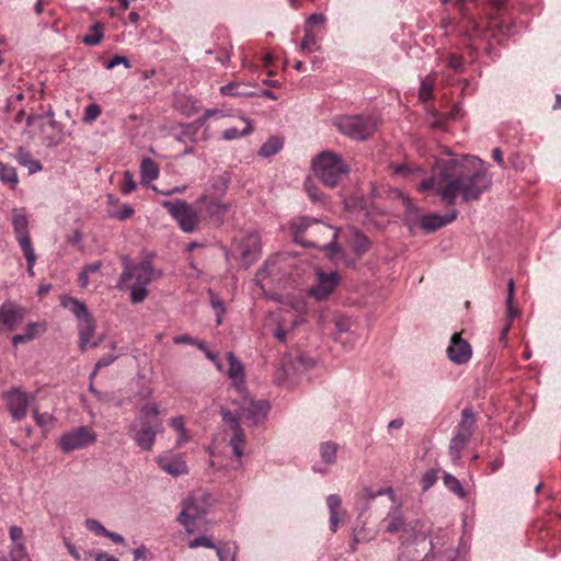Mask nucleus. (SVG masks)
I'll return each instance as SVG.
<instances>
[{
	"label": "nucleus",
	"mask_w": 561,
	"mask_h": 561,
	"mask_svg": "<svg viewBox=\"0 0 561 561\" xmlns=\"http://www.w3.org/2000/svg\"><path fill=\"white\" fill-rule=\"evenodd\" d=\"M103 38V28L100 23L90 26L89 32L82 36L81 41L85 45L94 46L101 43Z\"/></svg>",
	"instance_id": "4c0bfd02"
},
{
	"label": "nucleus",
	"mask_w": 561,
	"mask_h": 561,
	"mask_svg": "<svg viewBox=\"0 0 561 561\" xmlns=\"http://www.w3.org/2000/svg\"><path fill=\"white\" fill-rule=\"evenodd\" d=\"M101 112H102V110L99 104H96V103L89 104L84 108V113H83V116L81 119L84 124H91L98 119V117L101 115Z\"/></svg>",
	"instance_id": "de8ad7c7"
},
{
	"label": "nucleus",
	"mask_w": 561,
	"mask_h": 561,
	"mask_svg": "<svg viewBox=\"0 0 561 561\" xmlns=\"http://www.w3.org/2000/svg\"><path fill=\"white\" fill-rule=\"evenodd\" d=\"M85 526L87 528L96 534V535H101V536H104L106 529L104 528V526L96 519H93V518H88L85 520Z\"/></svg>",
	"instance_id": "13d9d810"
},
{
	"label": "nucleus",
	"mask_w": 561,
	"mask_h": 561,
	"mask_svg": "<svg viewBox=\"0 0 561 561\" xmlns=\"http://www.w3.org/2000/svg\"><path fill=\"white\" fill-rule=\"evenodd\" d=\"M325 22V16L321 13H313L307 20V27L313 25H322Z\"/></svg>",
	"instance_id": "338daca9"
},
{
	"label": "nucleus",
	"mask_w": 561,
	"mask_h": 561,
	"mask_svg": "<svg viewBox=\"0 0 561 561\" xmlns=\"http://www.w3.org/2000/svg\"><path fill=\"white\" fill-rule=\"evenodd\" d=\"M124 65L126 68H130V62L129 60L124 57V56H119V55H116L114 56L107 64H106V69H113L114 67L118 66V65Z\"/></svg>",
	"instance_id": "0e129e2a"
},
{
	"label": "nucleus",
	"mask_w": 561,
	"mask_h": 561,
	"mask_svg": "<svg viewBox=\"0 0 561 561\" xmlns=\"http://www.w3.org/2000/svg\"><path fill=\"white\" fill-rule=\"evenodd\" d=\"M483 162L478 158L463 157L460 160L448 159L436 161L433 175L421 182L419 190L435 191L446 205H455L457 196L463 202L477 201L490 188Z\"/></svg>",
	"instance_id": "f257e3e1"
},
{
	"label": "nucleus",
	"mask_w": 561,
	"mask_h": 561,
	"mask_svg": "<svg viewBox=\"0 0 561 561\" xmlns=\"http://www.w3.org/2000/svg\"><path fill=\"white\" fill-rule=\"evenodd\" d=\"M327 504L330 513L337 512L341 508L342 500L337 494H330L327 499Z\"/></svg>",
	"instance_id": "e2e57ef3"
},
{
	"label": "nucleus",
	"mask_w": 561,
	"mask_h": 561,
	"mask_svg": "<svg viewBox=\"0 0 561 561\" xmlns=\"http://www.w3.org/2000/svg\"><path fill=\"white\" fill-rule=\"evenodd\" d=\"M196 207L202 217L215 225H222L230 209V205L217 197H210L207 193L201 195L196 201Z\"/></svg>",
	"instance_id": "9d476101"
},
{
	"label": "nucleus",
	"mask_w": 561,
	"mask_h": 561,
	"mask_svg": "<svg viewBox=\"0 0 561 561\" xmlns=\"http://www.w3.org/2000/svg\"><path fill=\"white\" fill-rule=\"evenodd\" d=\"M210 505V494L206 492L194 493L182 502L178 522L188 534H193L198 527V520L207 513Z\"/></svg>",
	"instance_id": "39448f33"
},
{
	"label": "nucleus",
	"mask_w": 561,
	"mask_h": 561,
	"mask_svg": "<svg viewBox=\"0 0 561 561\" xmlns=\"http://www.w3.org/2000/svg\"><path fill=\"white\" fill-rule=\"evenodd\" d=\"M339 284L336 272L324 273L317 272L316 284L308 290L309 295L318 301L325 300Z\"/></svg>",
	"instance_id": "4468645a"
},
{
	"label": "nucleus",
	"mask_w": 561,
	"mask_h": 561,
	"mask_svg": "<svg viewBox=\"0 0 561 561\" xmlns=\"http://www.w3.org/2000/svg\"><path fill=\"white\" fill-rule=\"evenodd\" d=\"M268 410L270 404L267 401H253L245 398L243 404L240 408V416L245 417L253 424H257L264 420Z\"/></svg>",
	"instance_id": "a211bd4d"
},
{
	"label": "nucleus",
	"mask_w": 561,
	"mask_h": 561,
	"mask_svg": "<svg viewBox=\"0 0 561 561\" xmlns=\"http://www.w3.org/2000/svg\"><path fill=\"white\" fill-rule=\"evenodd\" d=\"M472 355L471 345L461 337L460 333H454L447 347L448 358L458 365L466 364Z\"/></svg>",
	"instance_id": "dca6fc26"
},
{
	"label": "nucleus",
	"mask_w": 561,
	"mask_h": 561,
	"mask_svg": "<svg viewBox=\"0 0 561 561\" xmlns=\"http://www.w3.org/2000/svg\"><path fill=\"white\" fill-rule=\"evenodd\" d=\"M140 173L144 182H150L158 178V164L150 158H145L140 164Z\"/></svg>",
	"instance_id": "72a5a7b5"
},
{
	"label": "nucleus",
	"mask_w": 561,
	"mask_h": 561,
	"mask_svg": "<svg viewBox=\"0 0 561 561\" xmlns=\"http://www.w3.org/2000/svg\"><path fill=\"white\" fill-rule=\"evenodd\" d=\"M0 181L11 188H15L19 183L16 169L5 162L0 161Z\"/></svg>",
	"instance_id": "2f4dec72"
},
{
	"label": "nucleus",
	"mask_w": 561,
	"mask_h": 561,
	"mask_svg": "<svg viewBox=\"0 0 561 561\" xmlns=\"http://www.w3.org/2000/svg\"><path fill=\"white\" fill-rule=\"evenodd\" d=\"M396 175L410 176L414 173H421L423 170L420 167H412L410 163H392L390 165Z\"/></svg>",
	"instance_id": "37998d69"
},
{
	"label": "nucleus",
	"mask_w": 561,
	"mask_h": 561,
	"mask_svg": "<svg viewBox=\"0 0 561 561\" xmlns=\"http://www.w3.org/2000/svg\"><path fill=\"white\" fill-rule=\"evenodd\" d=\"M335 125L342 134L364 140L375 133L377 121L373 116L353 115L339 118Z\"/></svg>",
	"instance_id": "0eeeda50"
},
{
	"label": "nucleus",
	"mask_w": 561,
	"mask_h": 561,
	"mask_svg": "<svg viewBox=\"0 0 561 561\" xmlns=\"http://www.w3.org/2000/svg\"><path fill=\"white\" fill-rule=\"evenodd\" d=\"M162 431L160 421L150 422L144 417H137L128 428V434L141 450L150 451L153 448L157 434Z\"/></svg>",
	"instance_id": "6e6552de"
},
{
	"label": "nucleus",
	"mask_w": 561,
	"mask_h": 561,
	"mask_svg": "<svg viewBox=\"0 0 561 561\" xmlns=\"http://www.w3.org/2000/svg\"><path fill=\"white\" fill-rule=\"evenodd\" d=\"M445 542L440 543L439 540H431L427 542V536L424 531H419L414 536L412 542L402 545V550L399 557L400 561H427L430 557H442L446 550H443Z\"/></svg>",
	"instance_id": "423d86ee"
},
{
	"label": "nucleus",
	"mask_w": 561,
	"mask_h": 561,
	"mask_svg": "<svg viewBox=\"0 0 561 561\" xmlns=\"http://www.w3.org/2000/svg\"><path fill=\"white\" fill-rule=\"evenodd\" d=\"M95 439L96 436L90 428L81 426L72 432L64 434L60 437L59 446L64 453H70L93 444Z\"/></svg>",
	"instance_id": "f8f14e48"
},
{
	"label": "nucleus",
	"mask_w": 561,
	"mask_h": 561,
	"mask_svg": "<svg viewBox=\"0 0 561 561\" xmlns=\"http://www.w3.org/2000/svg\"><path fill=\"white\" fill-rule=\"evenodd\" d=\"M79 330V347L81 351H85L88 347H96L101 340L91 341L95 332V322L91 317L85 319L78 324Z\"/></svg>",
	"instance_id": "412c9836"
},
{
	"label": "nucleus",
	"mask_w": 561,
	"mask_h": 561,
	"mask_svg": "<svg viewBox=\"0 0 561 561\" xmlns=\"http://www.w3.org/2000/svg\"><path fill=\"white\" fill-rule=\"evenodd\" d=\"M382 523L385 524L386 531L390 534H409V531L412 529L410 525L407 524L402 512L398 508L389 512L388 515L383 518Z\"/></svg>",
	"instance_id": "5701e85b"
},
{
	"label": "nucleus",
	"mask_w": 561,
	"mask_h": 561,
	"mask_svg": "<svg viewBox=\"0 0 561 561\" xmlns=\"http://www.w3.org/2000/svg\"><path fill=\"white\" fill-rule=\"evenodd\" d=\"M156 461L162 471L172 477L188 473L187 465L181 455L164 453L158 456Z\"/></svg>",
	"instance_id": "f3484780"
},
{
	"label": "nucleus",
	"mask_w": 561,
	"mask_h": 561,
	"mask_svg": "<svg viewBox=\"0 0 561 561\" xmlns=\"http://www.w3.org/2000/svg\"><path fill=\"white\" fill-rule=\"evenodd\" d=\"M154 278L152 265L148 261L139 264H130L125 259V266L117 283L119 289L128 288L130 290V300L133 304L144 301L148 295L147 286Z\"/></svg>",
	"instance_id": "7ed1b4c3"
},
{
	"label": "nucleus",
	"mask_w": 561,
	"mask_h": 561,
	"mask_svg": "<svg viewBox=\"0 0 561 561\" xmlns=\"http://www.w3.org/2000/svg\"><path fill=\"white\" fill-rule=\"evenodd\" d=\"M25 317L24 308L12 301H7L0 307V332H11L22 323Z\"/></svg>",
	"instance_id": "2eb2a0df"
},
{
	"label": "nucleus",
	"mask_w": 561,
	"mask_h": 561,
	"mask_svg": "<svg viewBox=\"0 0 561 561\" xmlns=\"http://www.w3.org/2000/svg\"><path fill=\"white\" fill-rule=\"evenodd\" d=\"M383 494H389L391 499L394 497V492L391 488L379 489L377 491H373L370 489H364L360 491V496L366 500H373L376 496L383 495Z\"/></svg>",
	"instance_id": "3c124183"
},
{
	"label": "nucleus",
	"mask_w": 561,
	"mask_h": 561,
	"mask_svg": "<svg viewBox=\"0 0 561 561\" xmlns=\"http://www.w3.org/2000/svg\"><path fill=\"white\" fill-rule=\"evenodd\" d=\"M240 123L242 128L239 127H230L222 131V138L226 140L237 139L239 137L250 135L253 131L252 124L249 119L240 118Z\"/></svg>",
	"instance_id": "7c9ffc66"
},
{
	"label": "nucleus",
	"mask_w": 561,
	"mask_h": 561,
	"mask_svg": "<svg viewBox=\"0 0 561 561\" xmlns=\"http://www.w3.org/2000/svg\"><path fill=\"white\" fill-rule=\"evenodd\" d=\"M134 214V209L129 205H123L118 210L114 213V217L119 220H125Z\"/></svg>",
	"instance_id": "69168bd1"
},
{
	"label": "nucleus",
	"mask_w": 561,
	"mask_h": 561,
	"mask_svg": "<svg viewBox=\"0 0 561 561\" xmlns=\"http://www.w3.org/2000/svg\"><path fill=\"white\" fill-rule=\"evenodd\" d=\"M170 426L179 432H183L185 428L184 419L183 416H175L170 420Z\"/></svg>",
	"instance_id": "774afa93"
},
{
	"label": "nucleus",
	"mask_w": 561,
	"mask_h": 561,
	"mask_svg": "<svg viewBox=\"0 0 561 561\" xmlns=\"http://www.w3.org/2000/svg\"><path fill=\"white\" fill-rule=\"evenodd\" d=\"M33 417L37 426H39L43 431H48L54 426L55 419L49 413H39L36 408L32 410Z\"/></svg>",
	"instance_id": "ea45409f"
},
{
	"label": "nucleus",
	"mask_w": 561,
	"mask_h": 561,
	"mask_svg": "<svg viewBox=\"0 0 561 561\" xmlns=\"http://www.w3.org/2000/svg\"><path fill=\"white\" fill-rule=\"evenodd\" d=\"M244 433L243 431L233 432L230 438V446L236 457L241 458L243 455Z\"/></svg>",
	"instance_id": "c03bdc74"
},
{
	"label": "nucleus",
	"mask_w": 561,
	"mask_h": 561,
	"mask_svg": "<svg viewBox=\"0 0 561 561\" xmlns=\"http://www.w3.org/2000/svg\"><path fill=\"white\" fill-rule=\"evenodd\" d=\"M300 50L307 51H318L320 46L318 45V36L309 30V27L305 28V36L299 46Z\"/></svg>",
	"instance_id": "58836bf2"
},
{
	"label": "nucleus",
	"mask_w": 561,
	"mask_h": 561,
	"mask_svg": "<svg viewBox=\"0 0 561 561\" xmlns=\"http://www.w3.org/2000/svg\"><path fill=\"white\" fill-rule=\"evenodd\" d=\"M0 561H28L25 545L12 546L9 551V559L0 557Z\"/></svg>",
	"instance_id": "79ce46f5"
},
{
	"label": "nucleus",
	"mask_w": 561,
	"mask_h": 561,
	"mask_svg": "<svg viewBox=\"0 0 561 561\" xmlns=\"http://www.w3.org/2000/svg\"><path fill=\"white\" fill-rule=\"evenodd\" d=\"M337 444L334 442H324L320 445V456L324 463L333 465L336 461Z\"/></svg>",
	"instance_id": "c9c22d12"
},
{
	"label": "nucleus",
	"mask_w": 561,
	"mask_h": 561,
	"mask_svg": "<svg viewBox=\"0 0 561 561\" xmlns=\"http://www.w3.org/2000/svg\"><path fill=\"white\" fill-rule=\"evenodd\" d=\"M350 232H351V240H350L351 247L353 248V251L355 252V254L359 257L368 251L369 240L365 234H363L362 232H359L358 230H356L354 228H352L350 230Z\"/></svg>",
	"instance_id": "c85d7f7f"
},
{
	"label": "nucleus",
	"mask_w": 561,
	"mask_h": 561,
	"mask_svg": "<svg viewBox=\"0 0 561 561\" xmlns=\"http://www.w3.org/2000/svg\"><path fill=\"white\" fill-rule=\"evenodd\" d=\"M477 427L476 415L471 408H466L461 412V420L457 426L456 434L471 438Z\"/></svg>",
	"instance_id": "b1692460"
},
{
	"label": "nucleus",
	"mask_w": 561,
	"mask_h": 561,
	"mask_svg": "<svg viewBox=\"0 0 561 561\" xmlns=\"http://www.w3.org/2000/svg\"><path fill=\"white\" fill-rule=\"evenodd\" d=\"M14 158L20 165L27 169L30 174L39 172L43 169L42 163L38 160L34 159L32 154L23 147H19L14 154Z\"/></svg>",
	"instance_id": "a878e982"
},
{
	"label": "nucleus",
	"mask_w": 561,
	"mask_h": 561,
	"mask_svg": "<svg viewBox=\"0 0 561 561\" xmlns=\"http://www.w3.org/2000/svg\"><path fill=\"white\" fill-rule=\"evenodd\" d=\"M9 536L13 542V546L24 545L23 542V529L19 526L12 525L9 528Z\"/></svg>",
	"instance_id": "4d7b16f0"
},
{
	"label": "nucleus",
	"mask_w": 561,
	"mask_h": 561,
	"mask_svg": "<svg viewBox=\"0 0 561 561\" xmlns=\"http://www.w3.org/2000/svg\"><path fill=\"white\" fill-rule=\"evenodd\" d=\"M116 359V356L115 355H112V354H108V355H105L103 357H101L96 364H95V368L94 370L92 371L91 374V378H94L95 375H96V371L103 367H107L110 366L114 360Z\"/></svg>",
	"instance_id": "bf43d9fd"
},
{
	"label": "nucleus",
	"mask_w": 561,
	"mask_h": 561,
	"mask_svg": "<svg viewBox=\"0 0 561 561\" xmlns=\"http://www.w3.org/2000/svg\"><path fill=\"white\" fill-rule=\"evenodd\" d=\"M250 85L243 82H231L220 88V93L230 96H253L254 92L249 91Z\"/></svg>",
	"instance_id": "c756f323"
},
{
	"label": "nucleus",
	"mask_w": 561,
	"mask_h": 561,
	"mask_svg": "<svg viewBox=\"0 0 561 561\" xmlns=\"http://www.w3.org/2000/svg\"><path fill=\"white\" fill-rule=\"evenodd\" d=\"M290 229L296 243L307 248L323 249L328 259L335 264L343 263L347 266L354 264L345 250L335 242L337 231L333 227L320 220L302 217L295 220Z\"/></svg>",
	"instance_id": "f03ea898"
},
{
	"label": "nucleus",
	"mask_w": 561,
	"mask_h": 561,
	"mask_svg": "<svg viewBox=\"0 0 561 561\" xmlns=\"http://www.w3.org/2000/svg\"><path fill=\"white\" fill-rule=\"evenodd\" d=\"M188 547L192 549L197 548V547H205V548H211V549H216V550L218 548L214 545V542L209 538H207L205 536H201V537H197V538L191 540L188 542Z\"/></svg>",
	"instance_id": "6e6d98bb"
},
{
	"label": "nucleus",
	"mask_w": 561,
	"mask_h": 561,
	"mask_svg": "<svg viewBox=\"0 0 561 561\" xmlns=\"http://www.w3.org/2000/svg\"><path fill=\"white\" fill-rule=\"evenodd\" d=\"M444 484L451 492L457 494L458 496H460V497L465 496V491H463V488H462L460 481L457 478H455L453 474H450V473H445L444 474Z\"/></svg>",
	"instance_id": "a18cd8bd"
},
{
	"label": "nucleus",
	"mask_w": 561,
	"mask_h": 561,
	"mask_svg": "<svg viewBox=\"0 0 561 561\" xmlns=\"http://www.w3.org/2000/svg\"><path fill=\"white\" fill-rule=\"evenodd\" d=\"M513 298H514V282H513V279H510V282L507 284V297H506V305H507L506 318H507V322L503 327V329H502V331L500 333V341L501 342H505V340L507 337V333H508V331L511 329V322L518 314V310L513 306Z\"/></svg>",
	"instance_id": "393cba45"
},
{
	"label": "nucleus",
	"mask_w": 561,
	"mask_h": 561,
	"mask_svg": "<svg viewBox=\"0 0 561 561\" xmlns=\"http://www.w3.org/2000/svg\"><path fill=\"white\" fill-rule=\"evenodd\" d=\"M7 401V408L14 421H21L26 416L27 408L34 401V396L13 387L3 393Z\"/></svg>",
	"instance_id": "9b49d317"
},
{
	"label": "nucleus",
	"mask_w": 561,
	"mask_h": 561,
	"mask_svg": "<svg viewBox=\"0 0 561 561\" xmlns=\"http://www.w3.org/2000/svg\"><path fill=\"white\" fill-rule=\"evenodd\" d=\"M39 328L42 329V331H44V327L42 324H39V323H28L24 334H15L12 337V344L14 346H16L19 344L26 343L28 341L34 340L38 335V333H39L38 332Z\"/></svg>",
	"instance_id": "f704fd0d"
},
{
	"label": "nucleus",
	"mask_w": 561,
	"mask_h": 561,
	"mask_svg": "<svg viewBox=\"0 0 561 561\" xmlns=\"http://www.w3.org/2000/svg\"><path fill=\"white\" fill-rule=\"evenodd\" d=\"M210 305L216 312V323L220 325L222 323V317L226 312L225 304L220 300L211 290H209Z\"/></svg>",
	"instance_id": "49530a36"
},
{
	"label": "nucleus",
	"mask_w": 561,
	"mask_h": 561,
	"mask_svg": "<svg viewBox=\"0 0 561 561\" xmlns=\"http://www.w3.org/2000/svg\"><path fill=\"white\" fill-rule=\"evenodd\" d=\"M217 556L220 561H236V547L225 543L217 548Z\"/></svg>",
	"instance_id": "09e8293b"
},
{
	"label": "nucleus",
	"mask_w": 561,
	"mask_h": 561,
	"mask_svg": "<svg viewBox=\"0 0 561 561\" xmlns=\"http://www.w3.org/2000/svg\"><path fill=\"white\" fill-rule=\"evenodd\" d=\"M62 306L65 308H68L75 314V317L78 319V322H81L92 317L89 313L87 306L76 298H66L65 300H62Z\"/></svg>",
	"instance_id": "cd10ccee"
},
{
	"label": "nucleus",
	"mask_w": 561,
	"mask_h": 561,
	"mask_svg": "<svg viewBox=\"0 0 561 561\" xmlns=\"http://www.w3.org/2000/svg\"><path fill=\"white\" fill-rule=\"evenodd\" d=\"M284 145L282 138L277 136L270 137L260 148L259 156L267 158L277 153Z\"/></svg>",
	"instance_id": "473e14b6"
},
{
	"label": "nucleus",
	"mask_w": 561,
	"mask_h": 561,
	"mask_svg": "<svg viewBox=\"0 0 561 561\" xmlns=\"http://www.w3.org/2000/svg\"><path fill=\"white\" fill-rule=\"evenodd\" d=\"M11 222L20 248H32L28 230L30 221L25 208H13L11 210Z\"/></svg>",
	"instance_id": "ddd939ff"
},
{
	"label": "nucleus",
	"mask_w": 561,
	"mask_h": 561,
	"mask_svg": "<svg viewBox=\"0 0 561 561\" xmlns=\"http://www.w3.org/2000/svg\"><path fill=\"white\" fill-rule=\"evenodd\" d=\"M314 175L329 187H335L348 174L350 168L341 156L332 151H323L312 161Z\"/></svg>",
	"instance_id": "20e7f679"
},
{
	"label": "nucleus",
	"mask_w": 561,
	"mask_h": 561,
	"mask_svg": "<svg viewBox=\"0 0 561 561\" xmlns=\"http://www.w3.org/2000/svg\"><path fill=\"white\" fill-rule=\"evenodd\" d=\"M24 256H25V260H26V263H27V273L28 275L32 277L34 276V265H35V262H36V254H35V251H34V248H26V249H21Z\"/></svg>",
	"instance_id": "864d4df0"
},
{
	"label": "nucleus",
	"mask_w": 561,
	"mask_h": 561,
	"mask_svg": "<svg viewBox=\"0 0 561 561\" xmlns=\"http://www.w3.org/2000/svg\"><path fill=\"white\" fill-rule=\"evenodd\" d=\"M437 480V476H436V471L435 470H430V471H426L422 478V488L424 491L428 490L431 486L434 485V483L436 482Z\"/></svg>",
	"instance_id": "052dcab7"
},
{
	"label": "nucleus",
	"mask_w": 561,
	"mask_h": 561,
	"mask_svg": "<svg viewBox=\"0 0 561 561\" xmlns=\"http://www.w3.org/2000/svg\"><path fill=\"white\" fill-rule=\"evenodd\" d=\"M230 180L231 179H230L229 173L224 172L213 179L208 191L216 195H222L226 193V191L230 184Z\"/></svg>",
	"instance_id": "e433bc0d"
},
{
	"label": "nucleus",
	"mask_w": 561,
	"mask_h": 561,
	"mask_svg": "<svg viewBox=\"0 0 561 561\" xmlns=\"http://www.w3.org/2000/svg\"><path fill=\"white\" fill-rule=\"evenodd\" d=\"M470 438L463 435L456 434L451 437L448 454L454 463H457L461 459V453L469 444Z\"/></svg>",
	"instance_id": "bb28decb"
},
{
	"label": "nucleus",
	"mask_w": 561,
	"mask_h": 561,
	"mask_svg": "<svg viewBox=\"0 0 561 561\" xmlns=\"http://www.w3.org/2000/svg\"><path fill=\"white\" fill-rule=\"evenodd\" d=\"M227 359L229 363L228 376L231 379V382L236 390L243 394L245 392V380H244V367L242 363L234 356L232 352L227 354Z\"/></svg>",
	"instance_id": "6ab92c4d"
},
{
	"label": "nucleus",
	"mask_w": 561,
	"mask_h": 561,
	"mask_svg": "<svg viewBox=\"0 0 561 561\" xmlns=\"http://www.w3.org/2000/svg\"><path fill=\"white\" fill-rule=\"evenodd\" d=\"M458 216V210L453 209L444 216L436 214H430L421 217L420 227L426 232H433L450 222H453Z\"/></svg>",
	"instance_id": "aec40b11"
},
{
	"label": "nucleus",
	"mask_w": 561,
	"mask_h": 561,
	"mask_svg": "<svg viewBox=\"0 0 561 561\" xmlns=\"http://www.w3.org/2000/svg\"><path fill=\"white\" fill-rule=\"evenodd\" d=\"M162 206L168 209L184 232L191 233L197 229L201 215L185 201H164Z\"/></svg>",
	"instance_id": "1a4fd4ad"
},
{
	"label": "nucleus",
	"mask_w": 561,
	"mask_h": 561,
	"mask_svg": "<svg viewBox=\"0 0 561 561\" xmlns=\"http://www.w3.org/2000/svg\"><path fill=\"white\" fill-rule=\"evenodd\" d=\"M136 190V183L133 179V174L129 171L124 172L123 183L121 184V191L123 194H129Z\"/></svg>",
	"instance_id": "5fc2aeb1"
},
{
	"label": "nucleus",
	"mask_w": 561,
	"mask_h": 561,
	"mask_svg": "<svg viewBox=\"0 0 561 561\" xmlns=\"http://www.w3.org/2000/svg\"><path fill=\"white\" fill-rule=\"evenodd\" d=\"M259 252H260L259 236L256 233L247 234L242 241V244L240 245V253H241L242 261L247 265L252 264L257 259Z\"/></svg>",
	"instance_id": "4be33fe9"
},
{
	"label": "nucleus",
	"mask_w": 561,
	"mask_h": 561,
	"mask_svg": "<svg viewBox=\"0 0 561 561\" xmlns=\"http://www.w3.org/2000/svg\"><path fill=\"white\" fill-rule=\"evenodd\" d=\"M158 414V405L156 403H150L140 408V415L138 417H144L148 420L149 416H157Z\"/></svg>",
	"instance_id": "680f3d73"
},
{
	"label": "nucleus",
	"mask_w": 561,
	"mask_h": 561,
	"mask_svg": "<svg viewBox=\"0 0 561 561\" xmlns=\"http://www.w3.org/2000/svg\"><path fill=\"white\" fill-rule=\"evenodd\" d=\"M435 79L432 76L425 77L421 81L419 98L421 101L426 102L433 98V87Z\"/></svg>",
	"instance_id": "a19ab883"
},
{
	"label": "nucleus",
	"mask_w": 561,
	"mask_h": 561,
	"mask_svg": "<svg viewBox=\"0 0 561 561\" xmlns=\"http://www.w3.org/2000/svg\"><path fill=\"white\" fill-rule=\"evenodd\" d=\"M446 66L455 72L463 70V59L461 56L449 54L446 58Z\"/></svg>",
	"instance_id": "603ef678"
},
{
	"label": "nucleus",
	"mask_w": 561,
	"mask_h": 561,
	"mask_svg": "<svg viewBox=\"0 0 561 561\" xmlns=\"http://www.w3.org/2000/svg\"><path fill=\"white\" fill-rule=\"evenodd\" d=\"M221 415H222V420L224 422L229 425V427L231 428L232 433L233 432H239V431H243L240 426V423H239V417L233 414L232 412L228 411V410H222L221 411Z\"/></svg>",
	"instance_id": "8fccbe9b"
}]
</instances>
